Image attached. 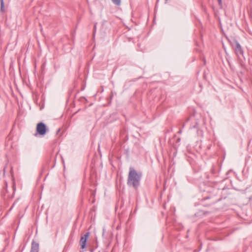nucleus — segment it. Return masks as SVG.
I'll use <instances>...</instances> for the list:
<instances>
[{
    "label": "nucleus",
    "mask_w": 252,
    "mask_h": 252,
    "mask_svg": "<svg viewBox=\"0 0 252 252\" xmlns=\"http://www.w3.org/2000/svg\"><path fill=\"white\" fill-rule=\"evenodd\" d=\"M142 176V174L141 172H137L134 168L130 167L128 175L127 185L135 189H137L140 185Z\"/></svg>",
    "instance_id": "obj_1"
},
{
    "label": "nucleus",
    "mask_w": 252,
    "mask_h": 252,
    "mask_svg": "<svg viewBox=\"0 0 252 252\" xmlns=\"http://www.w3.org/2000/svg\"><path fill=\"white\" fill-rule=\"evenodd\" d=\"M219 2V4H220L221 3V0H218Z\"/></svg>",
    "instance_id": "obj_9"
},
{
    "label": "nucleus",
    "mask_w": 252,
    "mask_h": 252,
    "mask_svg": "<svg viewBox=\"0 0 252 252\" xmlns=\"http://www.w3.org/2000/svg\"><path fill=\"white\" fill-rule=\"evenodd\" d=\"M47 130L46 125L42 122L37 125L36 131L38 134L41 135L45 134Z\"/></svg>",
    "instance_id": "obj_2"
},
{
    "label": "nucleus",
    "mask_w": 252,
    "mask_h": 252,
    "mask_svg": "<svg viewBox=\"0 0 252 252\" xmlns=\"http://www.w3.org/2000/svg\"><path fill=\"white\" fill-rule=\"evenodd\" d=\"M14 204H15V203L13 204V205H12V207L10 208V210H11L12 209V208L13 207Z\"/></svg>",
    "instance_id": "obj_11"
},
{
    "label": "nucleus",
    "mask_w": 252,
    "mask_h": 252,
    "mask_svg": "<svg viewBox=\"0 0 252 252\" xmlns=\"http://www.w3.org/2000/svg\"><path fill=\"white\" fill-rule=\"evenodd\" d=\"M94 28L95 30V28H96V26L95 25L94 26Z\"/></svg>",
    "instance_id": "obj_14"
},
{
    "label": "nucleus",
    "mask_w": 252,
    "mask_h": 252,
    "mask_svg": "<svg viewBox=\"0 0 252 252\" xmlns=\"http://www.w3.org/2000/svg\"><path fill=\"white\" fill-rule=\"evenodd\" d=\"M112 2L116 5L119 6L121 4V0H111Z\"/></svg>",
    "instance_id": "obj_7"
},
{
    "label": "nucleus",
    "mask_w": 252,
    "mask_h": 252,
    "mask_svg": "<svg viewBox=\"0 0 252 252\" xmlns=\"http://www.w3.org/2000/svg\"><path fill=\"white\" fill-rule=\"evenodd\" d=\"M235 42L236 44V47L234 49L235 53L237 57L240 58V55H243L244 51L240 43L237 40H235Z\"/></svg>",
    "instance_id": "obj_3"
},
{
    "label": "nucleus",
    "mask_w": 252,
    "mask_h": 252,
    "mask_svg": "<svg viewBox=\"0 0 252 252\" xmlns=\"http://www.w3.org/2000/svg\"><path fill=\"white\" fill-rule=\"evenodd\" d=\"M182 130H181V129H180V130H179V133H182Z\"/></svg>",
    "instance_id": "obj_10"
},
{
    "label": "nucleus",
    "mask_w": 252,
    "mask_h": 252,
    "mask_svg": "<svg viewBox=\"0 0 252 252\" xmlns=\"http://www.w3.org/2000/svg\"><path fill=\"white\" fill-rule=\"evenodd\" d=\"M90 233H86L83 236L81 237L80 243L82 249H84L86 245L87 240L89 237Z\"/></svg>",
    "instance_id": "obj_4"
},
{
    "label": "nucleus",
    "mask_w": 252,
    "mask_h": 252,
    "mask_svg": "<svg viewBox=\"0 0 252 252\" xmlns=\"http://www.w3.org/2000/svg\"><path fill=\"white\" fill-rule=\"evenodd\" d=\"M189 119H188L187 120V122L189 121Z\"/></svg>",
    "instance_id": "obj_15"
},
{
    "label": "nucleus",
    "mask_w": 252,
    "mask_h": 252,
    "mask_svg": "<svg viewBox=\"0 0 252 252\" xmlns=\"http://www.w3.org/2000/svg\"><path fill=\"white\" fill-rule=\"evenodd\" d=\"M104 229L103 228V235L104 234Z\"/></svg>",
    "instance_id": "obj_12"
},
{
    "label": "nucleus",
    "mask_w": 252,
    "mask_h": 252,
    "mask_svg": "<svg viewBox=\"0 0 252 252\" xmlns=\"http://www.w3.org/2000/svg\"><path fill=\"white\" fill-rule=\"evenodd\" d=\"M13 189L14 191H15V190L16 189V186H15V184H13Z\"/></svg>",
    "instance_id": "obj_8"
},
{
    "label": "nucleus",
    "mask_w": 252,
    "mask_h": 252,
    "mask_svg": "<svg viewBox=\"0 0 252 252\" xmlns=\"http://www.w3.org/2000/svg\"><path fill=\"white\" fill-rule=\"evenodd\" d=\"M39 250V244L35 243L34 241H32V247L30 252H38Z\"/></svg>",
    "instance_id": "obj_5"
},
{
    "label": "nucleus",
    "mask_w": 252,
    "mask_h": 252,
    "mask_svg": "<svg viewBox=\"0 0 252 252\" xmlns=\"http://www.w3.org/2000/svg\"><path fill=\"white\" fill-rule=\"evenodd\" d=\"M0 12L3 13L4 12V5L3 0H0Z\"/></svg>",
    "instance_id": "obj_6"
},
{
    "label": "nucleus",
    "mask_w": 252,
    "mask_h": 252,
    "mask_svg": "<svg viewBox=\"0 0 252 252\" xmlns=\"http://www.w3.org/2000/svg\"><path fill=\"white\" fill-rule=\"evenodd\" d=\"M192 127L193 128H195V127H196V126H194Z\"/></svg>",
    "instance_id": "obj_13"
}]
</instances>
